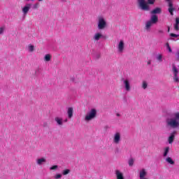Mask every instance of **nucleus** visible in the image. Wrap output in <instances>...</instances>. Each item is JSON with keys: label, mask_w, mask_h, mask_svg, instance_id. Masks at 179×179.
<instances>
[{"label": "nucleus", "mask_w": 179, "mask_h": 179, "mask_svg": "<svg viewBox=\"0 0 179 179\" xmlns=\"http://www.w3.org/2000/svg\"><path fill=\"white\" fill-rule=\"evenodd\" d=\"M61 177H62V175H61V174H57V175L55 176V178L58 179V178H61Z\"/></svg>", "instance_id": "nucleus-34"}, {"label": "nucleus", "mask_w": 179, "mask_h": 179, "mask_svg": "<svg viewBox=\"0 0 179 179\" xmlns=\"http://www.w3.org/2000/svg\"><path fill=\"white\" fill-rule=\"evenodd\" d=\"M166 162H167V163H169V164H174V161H173V159H171V157H170L166 158Z\"/></svg>", "instance_id": "nucleus-22"}, {"label": "nucleus", "mask_w": 179, "mask_h": 179, "mask_svg": "<svg viewBox=\"0 0 179 179\" xmlns=\"http://www.w3.org/2000/svg\"><path fill=\"white\" fill-rule=\"evenodd\" d=\"M179 18H176V24H174V29L176 31H178Z\"/></svg>", "instance_id": "nucleus-17"}, {"label": "nucleus", "mask_w": 179, "mask_h": 179, "mask_svg": "<svg viewBox=\"0 0 179 179\" xmlns=\"http://www.w3.org/2000/svg\"><path fill=\"white\" fill-rule=\"evenodd\" d=\"M162 13V8L157 7L155 9L152 10L150 12L151 15H156V14H160Z\"/></svg>", "instance_id": "nucleus-10"}, {"label": "nucleus", "mask_w": 179, "mask_h": 179, "mask_svg": "<svg viewBox=\"0 0 179 179\" xmlns=\"http://www.w3.org/2000/svg\"><path fill=\"white\" fill-rule=\"evenodd\" d=\"M45 61H47L48 62L49 61H51V55H50V54L45 55Z\"/></svg>", "instance_id": "nucleus-23"}, {"label": "nucleus", "mask_w": 179, "mask_h": 179, "mask_svg": "<svg viewBox=\"0 0 179 179\" xmlns=\"http://www.w3.org/2000/svg\"><path fill=\"white\" fill-rule=\"evenodd\" d=\"M169 2V8H173V2L170 1V0H166Z\"/></svg>", "instance_id": "nucleus-32"}, {"label": "nucleus", "mask_w": 179, "mask_h": 179, "mask_svg": "<svg viewBox=\"0 0 179 179\" xmlns=\"http://www.w3.org/2000/svg\"><path fill=\"white\" fill-rule=\"evenodd\" d=\"M38 1H43V0H38Z\"/></svg>", "instance_id": "nucleus-42"}, {"label": "nucleus", "mask_w": 179, "mask_h": 179, "mask_svg": "<svg viewBox=\"0 0 179 179\" xmlns=\"http://www.w3.org/2000/svg\"><path fill=\"white\" fill-rule=\"evenodd\" d=\"M168 32H170V27H168Z\"/></svg>", "instance_id": "nucleus-39"}, {"label": "nucleus", "mask_w": 179, "mask_h": 179, "mask_svg": "<svg viewBox=\"0 0 179 179\" xmlns=\"http://www.w3.org/2000/svg\"><path fill=\"white\" fill-rule=\"evenodd\" d=\"M106 26H107V22H106L104 18H99L98 23V29L99 30H103V29L106 28Z\"/></svg>", "instance_id": "nucleus-5"}, {"label": "nucleus", "mask_w": 179, "mask_h": 179, "mask_svg": "<svg viewBox=\"0 0 179 179\" xmlns=\"http://www.w3.org/2000/svg\"><path fill=\"white\" fill-rule=\"evenodd\" d=\"M30 8H31V4L27 3L25 6L22 8V12L24 15H27L29 13V10H30Z\"/></svg>", "instance_id": "nucleus-8"}, {"label": "nucleus", "mask_w": 179, "mask_h": 179, "mask_svg": "<svg viewBox=\"0 0 179 179\" xmlns=\"http://www.w3.org/2000/svg\"><path fill=\"white\" fill-rule=\"evenodd\" d=\"M178 30H179V27H178Z\"/></svg>", "instance_id": "nucleus-43"}, {"label": "nucleus", "mask_w": 179, "mask_h": 179, "mask_svg": "<svg viewBox=\"0 0 179 179\" xmlns=\"http://www.w3.org/2000/svg\"><path fill=\"white\" fill-rule=\"evenodd\" d=\"M146 176H148V172H146V169H143L139 172V178L144 179L146 178Z\"/></svg>", "instance_id": "nucleus-6"}, {"label": "nucleus", "mask_w": 179, "mask_h": 179, "mask_svg": "<svg viewBox=\"0 0 179 179\" xmlns=\"http://www.w3.org/2000/svg\"><path fill=\"white\" fill-rule=\"evenodd\" d=\"M58 169V166L54 165L52 167H50V170H57Z\"/></svg>", "instance_id": "nucleus-31"}, {"label": "nucleus", "mask_w": 179, "mask_h": 179, "mask_svg": "<svg viewBox=\"0 0 179 179\" xmlns=\"http://www.w3.org/2000/svg\"><path fill=\"white\" fill-rule=\"evenodd\" d=\"M96 115H97V110H96L94 108H92L89 113H87L85 120V121H90L94 118H96Z\"/></svg>", "instance_id": "nucleus-3"}, {"label": "nucleus", "mask_w": 179, "mask_h": 179, "mask_svg": "<svg viewBox=\"0 0 179 179\" xmlns=\"http://www.w3.org/2000/svg\"><path fill=\"white\" fill-rule=\"evenodd\" d=\"M170 36H171V37H176V38L179 36L178 34H173V33L170 34Z\"/></svg>", "instance_id": "nucleus-33"}, {"label": "nucleus", "mask_w": 179, "mask_h": 179, "mask_svg": "<svg viewBox=\"0 0 179 179\" xmlns=\"http://www.w3.org/2000/svg\"><path fill=\"white\" fill-rule=\"evenodd\" d=\"M45 158H41L37 160V164L41 166V164H43V163H45Z\"/></svg>", "instance_id": "nucleus-19"}, {"label": "nucleus", "mask_w": 179, "mask_h": 179, "mask_svg": "<svg viewBox=\"0 0 179 179\" xmlns=\"http://www.w3.org/2000/svg\"><path fill=\"white\" fill-rule=\"evenodd\" d=\"M175 134H176V131H174L173 133H172L171 134V136L169 137V143L170 145H171V143H173V142H174V138H175Z\"/></svg>", "instance_id": "nucleus-14"}, {"label": "nucleus", "mask_w": 179, "mask_h": 179, "mask_svg": "<svg viewBox=\"0 0 179 179\" xmlns=\"http://www.w3.org/2000/svg\"><path fill=\"white\" fill-rule=\"evenodd\" d=\"M67 114L69 115V118H72V117H73V108H69Z\"/></svg>", "instance_id": "nucleus-16"}, {"label": "nucleus", "mask_w": 179, "mask_h": 179, "mask_svg": "<svg viewBox=\"0 0 179 179\" xmlns=\"http://www.w3.org/2000/svg\"><path fill=\"white\" fill-rule=\"evenodd\" d=\"M103 35L100 33H96L95 34V35L94 36V40L95 41H99V40H100L101 38H103Z\"/></svg>", "instance_id": "nucleus-13"}, {"label": "nucleus", "mask_w": 179, "mask_h": 179, "mask_svg": "<svg viewBox=\"0 0 179 179\" xmlns=\"http://www.w3.org/2000/svg\"><path fill=\"white\" fill-rule=\"evenodd\" d=\"M142 87H143L144 89H146V87H148V83H146V81L143 82Z\"/></svg>", "instance_id": "nucleus-30"}, {"label": "nucleus", "mask_w": 179, "mask_h": 179, "mask_svg": "<svg viewBox=\"0 0 179 179\" xmlns=\"http://www.w3.org/2000/svg\"><path fill=\"white\" fill-rule=\"evenodd\" d=\"M120 141H121V134L117 132L114 136L113 142L118 144L120 143Z\"/></svg>", "instance_id": "nucleus-7"}, {"label": "nucleus", "mask_w": 179, "mask_h": 179, "mask_svg": "<svg viewBox=\"0 0 179 179\" xmlns=\"http://www.w3.org/2000/svg\"><path fill=\"white\" fill-rule=\"evenodd\" d=\"M169 12L171 13V16H173L174 15V13H173V12H174V8H169Z\"/></svg>", "instance_id": "nucleus-26"}, {"label": "nucleus", "mask_w": 179, "mask_h": 179, "mask_svg": "<svg viewBox=\"0 0 179 179\" xmlns=\"http://www.w3.org/2000/svg\"><path fill=\"white\" fill-rule=\"evenodd\" d=\"M152 24H153V22L152 21H148L145 24L146 29H150L152 27Z\"/></svg>", "instance_id": "nucleus-21"}, {"label": "nucleus", "mask_w": 179, "mask_h": 179, "mask_svg": "<svg viewBox=\"0 0 179 179\" xmlns=\"http://www.w3.org/2000/svg\"><path fill=\"white\" fill-rule=\"evenodd\" d=\"M158 33H159V34H163V33H164V31L163 30H159V31H158Z\"/></svg>", "instance_id": "nucleus-37"}, {"label": "nucleus", "mask_w": 179, "mask_h": 179, "mask_svg": "<svg viewBox=\"0 0 179 179\" xmlns=\"http://www.w3.org/2000/svg\"><path fill=\"white\" fill-rule=\"evenodd\" d=\"M155 1L156 0H138V3L141 10L149 12V10H150V6L149 5H153Z\"/></svg>", "instance_id": "nucleus-1"}, {"label": "nucleus", "mask_w": 179, "mask_h": 179, "mask_svg": "<svg viewBox=\"0 0 179 179\" xmlns=\"http://www.w3.org/2000/svg\"><path fill=\"white\" fill-rule=\"evenodd\" d=\"M150 21L152 22L153 24H156V23L159 22V17L156 15H152Z\"/></svg>", "instance_id": "nucleus-9"}, {"label": "nucleus", "mask_w": 179, "mask_h": 179, "mask_svg": "<svg viewBox=\"0 0 179 179\" xmlns=\"http://www.w3.org/2000/svg\"><path fill=\"white\" fill-rule=\"evenodd\" d=\"M134 158H131L129 160V166H134Z\"/></svg>", "instance_id": "nucleus-24"}, {"label": "nucleus", "mask_w": 179, "mask_h": 179, "mask_svg": "<svg viewBox=\"0 0 179 179\" xmlns=\"http://www.w3.org/2000/svg\"><path fill=\"white\" fill-rule=\"evenodd\" d=\"M34 9H37L38 8V3H36L34 6Z\"/></svg>", "instance_id": "nucleus-36"}, {"label": "nucleus", "mask_w": 179, "mask_h": 179, "mask_svg": "<svg viewBox=\"0 0 179 179\" xmlns=\"http://www.w3.org/2000/svg\"><path fill=\"white\" fill-rule=\"evenodd\" d=\"M55 121H56L58 125H62V118L57 117L55 118Z\"/></svg>", "instance_id": "nucleus-20"}, {"label": "nucleus", "mask_w": 179, "mask_h": 179, "mask_svg": "<svg viewBox=\"0 0 179 179\" xmlns=\"http://www.w3.org/2000/svg\"><path fill=\"white\" fill-rule=\"evenodd\" d=\"M175 118L168 119L166 120L167 125L171 128H178L179 127V113L174 115Z\"/></svg>", "instance_id": "nucleus-2"}, {"label": "nucleus", "mask_w": 179, "mask_h": 179, "mask_svg": "<svg viewBox=\"0 0 179 179\" xmlns=\"http://www.w3.org/2000/svg\"><path fill=\"white\" fill-rule=\"evenodd\" d=\"M124 85L125 90L127 92H129V90H131V86L129 85V81L128 80H124Z\"/></svg>", "instance_id": "nucleus-11"}, {"label": "nucleus", "mask_w": 179, "mask_h": 179, "mask_svg": "<svg viewBox=\"0 0 179 179\" xmlns=\"http://www.w3.org/2000/svg\"><path fill=\"white\" fill-rule=\"evenodd\" d=\"M3 33V28H0V34H2Z\"/></svg>", "instance_id": "nucleus-35"}, {"label": "nucleus", "mask_w": 179, "mask_h": 179, "mask_svg": "<svg viewBox=\"0 0 179 179\" xmlns=\"http://www.w3.org/2000/svg\"><path fill=\"white\" fill-rule=\"evenodd\" d=\"M172 71L173 72V80L174 82L178 83V70L177 69V67L176 66V64H172Z\"/></svg>", "instance_id": "nucleus-4"}, {"label": "nucleus", "mask_w": 179, "mask_h": 179, "mask_svg": "<svg viewBox=\"0 0 179 179\" xmlns=\"http://www.w3.org/2000/svg\"><path fill=\"white\" fill-rule=\"evenodd\" d=\"M69 173H71V170L66 169V170L63 171V176H66V174H69Z\"/></svg>", "instance_id": "nucleus-25"}, {"label": "nucleus", "mask_w": 179, "mask_h": 179, "mask_svg": "<svg viewBox=\"0 0 179 179\" xmlns=\"http://www.w3.org/2000/svg\"><path fill=\"white\" fill-rule=\"evenodd\" d=\"M162 58H163V56H162V55H159L157 57V59L158 61H159L160 62H162L163 61Z\"/></svg>", "instance_id": "nucleus-28"}, {"label": "nucleus", "mask_w": 179, "mask_h": 179, "mask_svg": "<svg viewBox=\"0 0 179 179\" xmlns=\"http://www.w3.org/2000/svg\"><path fill=\"white\" fill-rule=\"evenodd\" d=\"M29 50L31 52H33V51H34V45H29Z\"/></svg>", "instance_id": "nucleus-29"}, {"label": "nucleus", "mask_w": 179, "mask_h": 179, "mask_svg": "<svg viewBox=\"0 0 179 179\" xmlns=\"http://www.w3.org/2000/svg\"><path fill=\"white\" fill-rule=\"evenodd\" d=\"M150 64H152V62L150 61L148 62V65H150Z\"/></svg>", "instance_id": "nucleus-38"}, {"label": "nucleus", "mask_w": 179, "mask_h": 179, "mask_svg": "<svg viewBox=\"0 0 179 179\" xmlns=\"http://www.w3.org/2000/svg\"><path fill=\"white\" fill-rule=\"evenodd\" d=\"M115 174H116L117 179H124V174L121 173V171L116 170Z\"/></svg>", "instance_id": "nucleus-12"}, {"label": "nucleus", "mask_w": 179, "mask_h": 179, "mask_svg": "<svg viewBox=\"0 0 179 179\" xmlns=\"http://www.w3.org/2000/svg\"><path fill=\"white\" fill-rule=\"evenodd\" d=\"M117 117H120V114L117 113Z\"/></svg>", "instance_id": "nucleus-40"}, {"label": "nucleus", "mask_w": 179, "mask_h": 179, "mask_svg": "<svg viewBox=\"0 0 179 179\" xmlns=\"http://www.w3.org/2000/svg\"><path fill=\"white\" fill-rule=\"evenodd\" d=\"M166 47H167V49L169 50V52H173V50H171V47H170V44H169V43H166Z\"/></svg>", "instance_id": "nucleus-27"}, {"label": "nucleus", "mask_w": 179, "mask_h": 179, "mask_svg": "<svg viewBox=\"0 0 179 179\" xmlns=\"http://www.w3.org/2000/svg\"><path fill=\"white\" fill-rule=\"evenodd\" d=\"M118 50L120 52H122L124 51V41H120L118 44Z\"/></svg>", "instance_id": "nucleus-15"}, {"label": "nucleus", "mask_w": 179, "mask_h": 179, "mask_svg": "<svg viewBox=\"0 0 179 179\" xmlns=\"http://www.w3.org/2000/svg\"><path fill=\"white\" fill-rule=\"evenodd\" d=\"M164 157H166L167 156V155H169V152H170V147H166L164 149Z\"/></svg>", "instance_id": "nucleus-18"}, {"label": "nucleus", "mask_w": 179, "mask_h": 179, "mask_svg": "<svg viewBox=\"0 0 179 179\" xmlns=\"http://www.w3.org/2000/svg\"><path fill=\"white\" fill-rule=\"evenodd\" d=\"M66 121H68V120L66 119V120H65V122H66Z\"/></svg>", "instance_id": "nucleus-41"}]
</instances>
